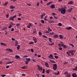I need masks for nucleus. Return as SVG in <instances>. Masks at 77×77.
<instances>
[{
	"instance_id": "obj_21",
	"label": "nucleus",
	"mask_w": 77,
	"mask_h": 77,
	"mask_svg": "<svg viewBox=\"0 0 77 77\" xmlns=\"http://www.w3.org/2000/svg\"><path fill=\"white\" fill-rule=\"evenodd\" d=\"M62 47H63L64 48H67V46L64 45V44L62 45Z\"/></svg>"
},
{
	"instance_id": "obj_59",
	"label": "nucleus",
	"mask_w": 77,
	"mask_h": 77,
	"mask_svg": "<svg viewBox=\"0 0 77 77\" xmlns=\"http://www.w3.org/2000/svg\"><path fill=\"white\" fill-rule=\"evenodd\" d=\"M39 69H40V68H41V67L39 66V65H38V66H37Z\"/></svg>"
},
{
	"instance_id": "obj_43",
	"label": "nucleus",
	"mask_w": 77,
	"mask_h": 77,
	"mask_svg": "<svg viewBox=\"0 0 77 77\" xmlns=\"http://www.w3.org/2000/svg\"><path fill=\"white\" fill-rule=\"evenodd\" d=\"M36 32V31L35 30H34L33 32H32V34H33V33H35Z\"/></svg>"
},
{
	"instance_id": "obj_49",
	"label": "nucleus",
	"mask_w": 77,
	"mask_h": 77,
	"mask_svg": "<svg viewBox=\"0 0 77 77\" xmlns=\"http://www.w3.org/2000/svg\"><path fill=\"white\" fill-rule=\"evenodd\" d=\"M50 5V2H48L47 4V6H49V5Z\"/></svg>"
},
{
	"instance_id": "obj_27",
	"label": "nucleus",
	"mask_w": 77,
	"mask_h": 77,
	"mask_svg": "<svg viewBox=\"0 0 77 77\" xmlns=\"http://www.w3.org/2000/svg\"><path fill=\"white\" fill-rule=\"evenodd\" d=\"M50 71L49 70H47L46 72L47 73V74H49L50 73Z\"/></svg>"
},
{
	"instance_id": "obj_56",
	"label": "nucleus",
	"mask_w": 77,
	"mask_h": 77,
	"mask_svg": "<svg viewBox=\"0 0 77 77\" xmlns=\"http://www.w3.org/2000/svg\"><path fill=\"white\" fill-rule=\"evenodd\" d=\"M28 25L30 27H32V24H31V23H29Z\"/></svg>"
},
{
	"instance_id": "obj_28",
	"label": "nucleus",
	"mask_w": 77,
	"mask_h": 77,
	"mask_svg": "<svg viewBox=\"0 0 77 77\" xmlns=\"http://www.w3.org/2000/svg\"><path fill=\"white\" fill-rule=\"evenodd\" d=\"M45 65H46V66H47V67H49V66H48V63H45Z\"/></svg>"
},
{
	"instance_id": "obj_63",
	"label": "nucleus",
	"mask_w": 77,
	"mask_h": 77,
	"mask_svg": "<svg viewBox=\"0 0 77 77\" xmlns=\"http://www.w3.org/2000/svg\"><path fill=\"white\" fill-rule=\"evenodd\" d=\"M18 20H19V21H20V20H21V18H18Z\"/></svg>"
},
{
	"instance_id": "obj_12",
	"label": "nucleus",
	"mask_w": 77,
	"mask_h": 77,
	"mask_svg": "<svg viewBox=\"0 0 77 77\" xmlns=\"http://www.w3.org/2000/svg\"><path fill=\"white\" fill-rule=\"evenodd\" d=\"M9 20H10V21H11V20H12V21H14V18H13V17H11L9 19Z\"/></svg>"
},
{
	"instance_id": "obj_20",
	"label": "nucleus",
	"mask_w": 77,
	"mask_h": 77,
	"mask_svg": "<svg viewBox=\"0 0 77 77\" xmlns=\"http://www.w3.org/2000/svg\"><path fill=\"white\" fill-rule=\"evenodd\" d=\"M1 45H4V46H6V44L3 43H1Z\"/></svg>"
},
{
	"instance_id": "obj_6",
	"label": "nucleus",
	"mask_w": 77,
	"mask_h": 77,
	"mask_svg": "<svg viewBox=\"0 0 77 77\" xmlns=\"http://www.w3.org/2000/svg\"><path fill=\"white\" fill-rule=\"evenodd\" d=\"M45 15H46V14H45V13H43V14H41V19H43V17H44V16H45Z\"/></svg>"
},
{
	"instance_id": "obj_2",
	"label": "nucleus",
	"mask_w": 77,
	"mask_h": 77,
	"mask_svg": "<svg viewBox=\"0 0 77 77\" xmlns=\"http://www.w3.org/2000/svg\"><path fill=\"white\" fill-rule=\"evenodd\" d=\"M69 52L71 53L72 56H74V53H75V51L74 50H69Z\"/></svg>"
},
{
	"instance_id": "obj_36",
	"label": "nucleus",
	"mask_w": 77,
	"mask_h": 77,
	"mask_svg": "<svg viewBox=\"0 0 77 77\" xmlns=\"http://www.w3.org/2000/svg\"><path fill=\"white\" fill-rule=\"evenodd\" d=\"M20 45H18L17 47V50H20Z\"/></svg>"
},
{
	"instance_id": "obj_30",
	"label": "nucleus",
	"mask_w": 77,
	"mask_h": 77,
	"mask_svg": "<svg viewBox=\"0 0 77 77\" xmlns=\"http://www.w3.org/2000/svg\"><path fill=\"white\" fill-rule=\"evenodd\" d=\"M77 66H76L75 68L73 69V71H77Z\"/></svg>"
},
{
	"instance_id": "obj_53",
	"label": "nucleus",
	"mask_w": 77,
	"mask_h": 77,
	"mask_svg": "<svg viewBox=\"0 0 77 77\" xmlns=\"http://www.w3.org/2000/svg\"><path fill=\"white\" fill-rule=\"evenodd\" d=\"M67 63H68V62H65L64 63V65H65L66 64H67Z\"/></svg>"
},
{
	"instance_id": "obj_64",
	"label": "nucleus",
	"mask_w": 77,
	"mask_h": 77,
	"mask_svg": "<svg viewBox=\"0 0 77 77\" xmlns=\"http://www.w3.org/2000/svg\"><path fill=\"white\" fill-rule=\"evenodd\" d=\"M14 28H12L11 31H14Z\"/></svg>"
},
{
	"instance_id": "obj_39",
	"label": "nucleus",
	"mask_w": 77,
	"mask_h": 77,
	"mask_svg": "<svg viewBox=\"0 0 77 77\" xmlns=\"http://www.w3.org/2000/svg\"><path fill=\"white\" fill-rule=\"evenodd\" d=\"M39 2H38L37 3V6H39Z\"/></svg>"
},
{
	"instance_id": "obj_18",
	"label": "nucleus",
	"mask_w": 77,
	"mask_h": 77,
	"mask_svg": "<svg viewBox=\"0 0 77 77\" xmlns=\"http://www.w3.org/2000/svg\"><path fill=\"white\" fill-rule=\"evenodd\" d=\"M58 35H57V34H56L54 35L53 37L54 38H58Z\"/></svg>"
},
{
	"instance_id": "obj_62",
	"label": "nucleus",
	"mask_w": 77,
	"mask_h": 77,
	"mask_svg": "<svg viewBox=\"0 0 77 77\" xmlns=\"http://www.w3.org/2000/svg\"><path fill=\"white\" fill-rule=\"evenodd\" d=\"M15 46L16 47H17V45H18V42L17 43H15Z\"/></svg>"
},
{
	"instance_id": "obj_8",
	"label": "nucleus",
	"mask_w": 77,
	"mask_h": 77,
	"mask_svg": "<svg viewBox=\"0 0 77 77\" xmlns=\"http://www.w3.org/2000/svg\"><path fill=\"white\" fill-rule=\"evenodd\" d=\"M72 9H73L72 8H69L68 10L67 11L68 12H71V11H72Z\"/></svg>"
},
{
	"instance_id": "obj_11",
	"label": "nucleus",
	"mask_w": 77,
	"mask_h": 77,
	"mask_svg": "<svg viewBox=\"0 0 77 77\" xmlns=\"http://www.w3.org/2000/svg\"><path fill=\"white\" fill-rule=\"evenodd\" d=\"M48 22H49V23H54V21L53 20H49Z\"/></svg>"
},
{
	"instance_id": "obj_10",
	"label": "nucleus",
	"mask_w": 77,
	"mask_h": 77,
	"mask_svg": "<svg viewBox=\"0 0 77 77\" xmlns=\"http://www.w3.org/2000/svg\"><path fill=\"white\" fill-rule=\"evenodd\" d=\"M74 3V2L72 1H71L68 3L69 5H72Z\"/></svg>"
},
{
	"instance_id": "obj_37",
	"label": "nucleus",
	"mask_w": 77,
	"mask_h": 77,
	"mask_svg": "<svg viewBox=\"0 0 77 77\" xmlns=\"http://www.w3.org/2000/svg\"><path fill=\"white\" fill-rule=\"evenodd\" d=\"M43 37L45 38H47V37L44 35H43Z\"/></svg>"
},
{
	"instance_id": "obj_32",
	"label": "nucleus",
	"mask_w": 77,
	"mask_h": 77,
	"mask_svg": "<svg viewBox=\"0 0 77 77\" xmlns=\"http://www.w3.org/2000/svg\"><path fill=\"white\" fill-rule=\"evenodd\" d=\"M41 22L42 24H44V20H41Z\"/></svg>"
},
{
	"instance_id": "obj_29",
	"label": "nucleus",
	"mask_w": 77,
	"mask_h": 77,
	"mask_svg": "<svg viewBox=\"0 0 77 77\" xmlns=\"http://www.w3.org/2000/svg\"><path fill=\"white\" fill-rule=\"evenodd\" d=\"M34 44V42H30L29 43V45H31V44Z\"/></svg>"
},
{
	"instance_id": "obj_46",
	"label": "nucleus",
	"mask_w": 77,
	"mask_h": 77,
	"mask_svg": "<svg viewBox=\"0 0 77 77\" xmlns=\"http://www.w3.org/2000/svg\"><path fill=\"white\" fill-rule=\"evenodd\" d=\"M12 17L13 18H16L17 17V15H15L14 16H13Z\"/></svg>"
},
{
	"instance_id": "obj_19",
	"label": "nucleus",
	"mask_w": 77,
	"mask_h": 77,
	"mask_svg": "<svg viewBox=\"0 0 77 77\" xmlns=\"http://www.w3.org/2000/svg\"><path fill=\"white\" fill-rule=\"evenodd\" d=\"M26 61H27L28 62H30V58H26Z\"/></svg>"
},
{
	"instance_id": "obj_31",
	"label": "nucleus",
	"mask_w": 77,
	"mask_h": 77,
	"mask_svg": "<svg viewBox=\"0 0 77 77\" xmlns=\"http://www.w3.org/2000/svg\"><path fill=\"white\" fill-rule=\"evenodd\" d=\"M47 16H46L44 18V20L45 21H48V20H47Z\"/></svg>"
},
{
	"instance_id": "obj_48",
	"label": "nucleus",
	"mask_w": 77,
	"mask_h": 77,
	"mask_svg": "<svg viewBox=\"0 0 77 77\" xmlns=\"http://www.w3.org/2000/svg\"><path fill=\"white\" fill-rule=\"evenodd\" d=\"M12 27V26H11V25H10L9 27H8V28H9V29H11V27Z\"/></svg>"
},
{
	"instance_id": "obj_40",
	"label": "nucleus",
	"mask_w": 77,
	"mask_h": 77,
	"mask_svg": "<svg viewBox=\"0 0 77 77\" xmlns=\"http://www.w3.org/2000/svg\"><path fill=\"white\" fill-rule=\"evenodd\" d=\"M62 24L61 23H58V25L59 26H62Z\"/></svg>"
},
{
	"instance_id": "obj_26",
	"label": "nucleus",
	"mask_w": 77,
	"mask_h": 77,
	"mask_svg": "<svg viewBox=\"0 0 77 77\" xmlns=\"http://www.w3.org/2000/svg\"><path fill=\"white\" fill-rule=\"evenodd\" d=\"M11 63H12L11 61H9V62H8L7 63H6L7 65H8V64H11Z\"/></svg>"
},
{
	"instance_id": "obj_54",
	"label": "nucleus",
	"mask_w": 77,
	"mask_h": 77,
	"mask_svg": "<svg viewBox=\"0 0 77 77\" xmlns=\"http://www.w3.org/2000/svg\"><path fill=\"white\" fill-rule=\"evenodd\" d=\"M52 14L53 16H55V15H56V14L54 13H52Z\"/></svg>"
},
{
	"instance_id": "obj_41",
	"label": "nucleus",
	"mask_w": 77,
	"mask_h": 77,
	"mask_svg": "<svg viewBox=\"0 0 77 77\" xmlns=\"http://www.w3.org/2000/svg\"><path fill=\"white\" fill-rule=\"evenodd\" d=\"M39 34L40 36H42V32H39Z\"/></svg>"
},
{
	"instance_id": "obj_7",
	"label": "nucleus",
	"mask_w": 77,
	"mask_h": 77,
	"mask_svg": "<svg viewBox=\"0 0 77 77\" xmlns=\"http://www.w3.org/2000/svg\"><path fill=\"white\" fill-rule=\"evenodd\" d=\"M6 50H7V51H10L11 52H12V51H13V50H12V49L9 48H6Z\"/></svg>"
},
{
	"instance_id": "obj_24",
	"label": "nucleus",
	"mask_w": 77,
	"mask_h": 77,
	"mask_svg": "<svg viewBox=\"0 0 77 77\" xmlns=\"http://www.w3.org/2000/svg\"><path fill=\"white\" fill-rule=\"evenodd\" d=\"M66 54H68V55L69 56H71V54L69 53V52H66Z\"/></svg>"
},
{
	"instance_id": "obj_61",
	"label": "nucleus",
	"mask_w": 77,
	"mask_h": 77,
	"mask_svg": "<svg viewBox=\"0 0 77 77\" xmlns=\"http://www.w3.org/2000/svg\"><path fill=\"white\" fill-rule=\"evenodd\" d=\"M54 17V18H55V19H56V20H57V19H58L57 17L55 16Z\"/></svg>"
},
{
	"instance_id": "obj_17",
	"label": "nucleus",
	"mask_w": 77,
	"mask_h": 77,
	"mask_svg": "<svg viewBox=\"0 0 77 77\" xmlns=\"http://www.w3.org/2000/svg\"><path fill=\"white\" fill-rule=\"evenodd\" d=\"M60 39H63V36H62V35H60L59 36Z\"/></svg>"
},
{
	"instance_id": "obj_42",
	"label": "nucleus",
	"mask_w": 77,
	"mask_h": 77,
	"mask_svg": "<svg viewBox=\"0 0 77 77\" xmlns=\"http://www.w3.org/2000/svg\"><path fill=\"white\" fill-rule=\"evenodd\" d=\"M6 29H7V27H5V28H2V30H6Z\"/></svg>"
},
{
	"instance_id": "obj_3",
	"label": "nucleus",
	"mask_w": 77,
	"mask_h": 77,
	"mask_svg": "<svg viewBox=\"0 0 77 77\" xmlns=\"http://www.w3.org/2000/svg\"><path fill=\"white\" fill-rule=\"evenodd\" d=\"M57 66L56 64H54L53 65V69L54 70H56Z\"/></svg>"
},
{
	"instance_id": "obj_50",
	"label": "nucleus",
	"mask_w": 77,
	"mask_h": 77,
	"mask_svg": "<svg viewBox=\"0 0 77 77\" xmlns=\"http://www.w3.org/2000/svg\"><path fill=\"white\" fill-rule=\"evenodd\" d=\"M49 42H51V38H49Z\"/></svg>"
},
{
	"instance_id": "obj_5",
	"label": "nucleus",
	"mask_w": 77,
	"mask_h": 77,
	"mask_svg": "<svg viewBox=\"0 0 77 77\" xmlns=\"http://www.w3.org/2000/svg\"><path fill=\"white\" fill-rule=\"evenodd\" d=\"M33 40L34 41V43L35 44H36L37 42V39L35 37H33L32 38Z\"/></svg>"
},
{
	"instance_id": "obj_35",
	"label": "nucleus",
	"mask_w": 77,
	"mask_h": 77,
	"mask_svg": "<svg viewBox=\"0 0 77 77\" xmlns=\"http://www.w3.org/2000/svg\"><path fill=\"white\" fill-rule=\"evenodd\" d=\"M29 61H25V64L26 65H28V63H29Z\"/></svg>"
},
{
	"instance_id": "obj_44",
	"label": "nucleus",
	"mask_w": 77,
	"mask_h": 77,
	"mask_svg": "<svg viewBox=\"0 0 77 77\" xmlns=\"http://www.w3.org/2000/svg\"><path fill=\"white\" fill-rule=\"evenodd\" d=\"M31 51H32V53L34 52V50H33V48H32L31 49Z\"/></svg>"
},
{
	"instance_id": "obj_1",
	"label": "nucleus",
	"mask_w": 77,
	"mask_h": 77,
	"mask_svg": "<svg viewBox=\"0 0 77 77\" xmlns=\"http://www.w3.org/2000/svg\"><path fill=\"white\" fill-rule=\"evenodd\" d=\"M65 10H66V7L65 6L63 8H62V9H59V11H61V14H65Z\"/></svg>"
},
{
	"instance_id": "obj_22",
	"label": "nucleus",
	"mask_w": 77,
	"mask_h": 77,
	"mask_svg": "<svg viewBox=\"0 0 77 77\" xmlns=\"http://www.w3.org/2000/svg\"><path fill=\"white\" fill-rule=\"evenodd\" d=\"M27 68L26 66H23L22 67V69H26Z\"/></svg>"
},
{
	"instance_id": "obj_34",
	"label": "nucleus",
	"mask_w": 77,
	"mask_h": 77,
	"mask_svg": "<svg viewBox=\"0 0 77 77\" xmlns=\"http://www.w3.org/2000/svg\"><path fill=\"white\" fill-rule=\"evenodd\" d=\"M11 9H14L15 8V7H14L13 6H11L10 7Z\"/></svg>"
},
{
	"instance_id": "obj_25",
	"label": "nucleus",
	"mask_w": 77,
	"mask_h": 77,
	"mask_svg": "<svg viewBox=\"0 0 77 77\" xmlns=\"http://www.w3.org/2000/svg\"><path fill=\"white\" fill-rule=\"evenodd\" d=\"M48 32H51V31H52V30H51V29L50 28V27H48Z\"/></svg>"
},
{
	"instance_id": "obj_14",
	"label": "nucleus",
	"mask_w": 77,
	"mask_h": 77,
	"mask_svg": "<svg viewBox=\"0 0 77 77\" xmlns=\"http://www.w3.org/2000/svg\"><path fill=\"white\" fill-rule=\"evenodd\" d=\"M66 77H71V74L69 73H67L66 75Z\"/></svg>"
},
{
	"instance_id": "obj_9",
	"label": "nucleus",
	"mask_w": 77,
	"mask_h": 77,
	"mask_svg": "<svg viewBox=\"0 0 77 77\" xmlns=\"http://www.w3.org/2000/svg\"><path fill=\"white\" fill-rule=\"evenodd\" d=\"M15 57L16 59H20V56L17 55H16L15 56Z\"/></svg>"
},
{
	"instance_id": "obj_57",
	"label": "nucleus",
	"mask_w": 77,
	"mask_h": 77,
	"mask_svg": "<svg viewBox=\"0 0 77 77\" xmlns=\"http://www.w3.org/2000/svg\"><path fill=\"white\" fill-rule=\"evenodd\" d=\"M43 72H42L43 74H44L45 72V69H44L43 70Z\"/></svg>"
},
{
	"instance_id": "obj_13",
	"label": "nucleus",
	"mask_w": 77,
	"mask_h": 77,
	"mask_svg": "<svg viewBox=\"0 0 77 77\" xmlns=\"http://www.w3.org/2000/svg\"><path fill=\"white\" fill-rule=\"evenodd\" d=\"M66 29H67V30H70V29H72V27H71V26H69V27H66Z\"/></svg>"
},
{
	"instance_id": "obj_38",
	"label": "nucleus",
	"mask_w": 77,
	"mask_h": 77,
	"mask_svg": "<svg viewBox=\"0 0 77 77\" xmlns=\"http://www.w3.org/2000/svg\"><path fill=\"white\" fill-rule=\"evenodd\" d=\"M48 44L49 45H54V43H52L51 44Z\"/></svg>"
},
{
	"instance_id": "obj_45",
	"label": "nucleus",
	"mask_w": 77,
	"mask_h": 77,
	"mask_svg": "<svg viewBox=\"0 0 77 77\" xmlns=\"http://www.w3.org/2000/svg\"><path fill=\"white\" fill-rule=\"evenodd\" d=\"M28 57V56L27 55H25L23 57V58H25V57Z\"/></svg>"
},
{
	"instance_id": "obj_60",
	"label": "nucleus",
	"mask_w": 77,
	"mask_h": 77,
	"mask_svg": "<svg viewBox=\"0 0 77 77\" xmlns=\"http://www.w3.org/2000/svg\"><path fill=\"white\" fill-rule=\"evenodd\" d=\"M68 72L67 71H66V72L64 73V74L65 75H66V74H68Z\"/></svg>"
},
{
	"instance_id": "obj_58",
	"label": "nucleus",
	"mask_w": 77,
	"mask_h": 77,
	"mask_svg": "<svg viewBox=\"0 0 77 77\" xmlns=\"http://www.w3.org/2000/svg\"><path fill=\"white\" fill-rule=\"evenodd\" d=\"M53 17L51 16V17H50V20H52L53 19Z\"/></svg>"
},
{
	"instance_id": "obj_51",
	"label": "nucleus",
	"mask_w": 77,
	"mask_h": 77,
	"mask_svg": "<svg viewBox=\"0 0 77 77\" xmlns=\"http://www.w3.org/2000/svg\"><path fill=\"white\" fill-rule=\"evenodd\" d=\"M55 59H58V58H59V57H58V56H55Z\"/></svg>"
},
{
	"instance_id": "obj_23",
	"label": "nucleus",
	"mask_w": 77,
	"mask_h": 77,
	"mask_svg": "<svg viewBox=\"0 0 77 77\" xmlns=\"http://www.w3.org/2000/svg\"><path fill=\"white\" fill-rule=\"evenodd\" d=\"M58 46L59 47H62V45L61 43H59L58 44Z\"/></svg>"
},
{
	"instance_id": "obj_4",
	"label": "nucleus",
	"mask_w": 77,
	"mask_h": 77,
	"mask_svg": "<svg viewBox=\"0 0 77 77\" xmlns=\"http://www.w3.org/2000/svg\"><path fill=\"white\" fill-rule=\"evenodd\" d=\"M48 58H49V59H54L53 56L51 54H50V56L48 57Z\"/></svg>"
},
{
	"instance_id": "obj_55",
	"label": "nucleus",
	"mask_w": 77,
	"mask_h": 77,
	"mask_svg": "<svg viewBox=\"0 0 77 77\" xmlns=\"http://www.w3.org/2000/svg\"><path fill=\"white\" fill-rule=\"evenodd\" d=\"M1 76H2V77H5V76H6V75L5 74L2 75H1Z\"/></svg>"
},
{
	"instance_id": "obj_33",
	"label": "nucleus",
	"mask_w": 77,
	"mask_h": 77,
	"mask_svg": "<svg viewBox=\"0 0 77 77\" xmlns=\"http://www.w3.org/2000/svg\"><path fill=\"white\" fill-rule=\"evenodd\" d=\"M54 34V32H50L49 33V35H53V34Z\"/></svg>"
},
{
	"instance_id": "obj_16",
	"label": "nucleus",
	"mask_w": 77,
	"mask_h": 77,
	"mask_svg": "<svg viewBox=\"0 0 77 77\" xmlns=\"http://www.w3.org/2000/svg\"><path fill=\"white\" fill-rule=\"evenodd\" d=\"M51 9H54L55 8V5H51Z\"/></svg>"
},
{
	"instance_id": "obj_15",
	"label": "nucleus",
	"mask_w": 77,
	"mask_h": 77,
	"mask_svg": "<svg viewBox=\"0 0 77 77\" xmlns=\"http://www.w3.org/2000/svg\"><path fill=\"white\" fill-rule=\"evenodd\" d=\"M77 75H76V73H73L72 75V76L73 77H75Z\"/></svg>"
},
{
	"instance_id": "obj_52",
	"label": "nucleus",
	"mask_w": 77,
	"mask_h": 77,
	"mask_svg": "<svg viewBox=\"0 0 77 77\" xmlns=\"http://www.w3.org/2000/svg\"><path fill=\"white\" fill-rule=\"evenodd\" d=\"M8 4V2H6L5 4V6H7V5Z\"/></svg>"
},
{
	"instance_id": "obj_47",
	"label": "nucleus",
	"mask_w": 77,
	"mask_h": 77,
	"mask_svg": "<svg viewBox=\"0 0 77 77\" xmlns=\"http://www.w3.org/2000/svg\"><path fill=\"white\" fill-rule=\"evenodd\" d=\"M20 24L17 23L16 24V26H17V27H18V26H20Z\"/></svg>"
}]
</instances>
